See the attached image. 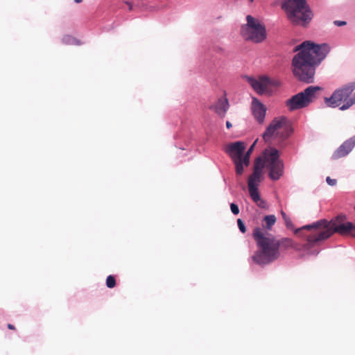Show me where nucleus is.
Returning <instances> with one entry per match:
<instances>
[{"instance_id": "nucleus-1", "label": "nucleus", "mask_w": 355, "mask_h": 355, "mask_svg": "<svg viewBox=\"0 0 355 355\" xmlns=\"http://www.w3.org/2000/svg\"><path fill=\"white\" fill-rule=\"evenodd\" d=\"M345 220V216H338L330 221L320 220L295 230L294 233L306 241L302 246L304 250H311L334 233L355 237V225Z\"/></svg>"}, {"instance_id": "nucleus-2", "label": "nucleus", "mask_w": 355, "mask_h": 355, "mask_svg": "<svg viewBox=\"0 0 355 355\" xmlns=\"http://www.w3.org/2000/svg\"><path fill=\"white\" fill-rule=\"evenodd\" d=\"M298 52L292 60V71L299 80L311 83L313 82L315 67L326 57L329 51L327 44H315L304 41L294 49Z\"/></svg>"}, {"instance_id": "nucleus-3", "label": "nucleus", "mask_w": 355, "mask_h": 355, "mask_svg": "<svg viewBox=\"0 0 355 355\" xmlns=\"http://www.w3.org/2000/svg\"><path fill=\"white\" fill-rule=\"evenodd\" d=\"M252 235L258 246V250L252 256V260L259 265H266L274 261L280 257L281 251L288 249L309 252L311 251L304 250L303 244L300 245L291 239H277L272 235L266 236L261 227H255Z\"/></svg>"}, {"instance_id": "nucleus-4", "label": "nucleus", "mask_w": 355, "mask_h": 355, "mask_svg": "<svg viewBox=\"0 0 355 355\" xmlns=\"http://www.w3.org/2000/svg\"><path fill=\"white\" fill-rule=\"evenodd\" d=\"M292 133L290 121L285 116L275 118L263 134L266 143L282 147L283 143Z\"/></svg>"}, {"instance_id": "nucleus-5", "label": "nucleus", "mask_w": 355, "mask_h": 355, "mask_svg": "<svg viewBox=\"0 0 355 355\" xmlns=\"http://www.w3.org/2000/svg\"><path fill=\"white\" fill-rule=\"evenodd\" d=\"M291 23L306 26L313 17V13L306 0H286L282 5Z\"/></svg>"}, {"instance_id": "nucleus-6", "label": "nucleus", "mask_w": 355, "mask_h": 355, "mask_svg": "<svg viewBox=\"0 0 355 355\" xmlns=\"http://www.w3.org/2000/svg\"><path fill=\"white\" fill-rule=\"evenodd\" d=\"M322 88L318 86H309L303 92H301L286 101L285 105L290 111L300 110L306 107L315 101Z\"/></svg>"}, {"instance_id": "nucleus-7", "label": "nucleus", "mask_w": 355, "mask_h": 355, "mask_svg": "<svg viewBox=\"0 0 355 355\" xmlns=\"http://www.w3.org/2000/svg\"><path fill=\"white\" fill-rule=\"evenodd\" d=\"M262 159L263 167L269 169V177L272 180H277L283 174L284 165L282 161L279 159V151L273 148H266L263 152Z\"/></svg>"}, {"instance_id": "nucleus-8", "label": "nucleus", "mask_w": 355, "mask_h": 355, "mask_svg": "<svg viewBox=\"0 0 355 355\" xmlns=\"http://www.w3.org/2000/svg\"><path fill=\"white\" fill-rule=\"evenodd\" d=\"M246 19L247 24L241 29L243 36L255 43L262 42L267 35L265 26L251 15H248Z\"/></svg>"}, {"instance_id": "nucleus-9", "label": "nucleus", "mask_w": 355, "mask_h": 355, "mask_svg": "<svg viewBox=\"0 0 355 355\" xmlns=\"http://www.w3.org/2000/svg\"><path fill=\"white\" fill-rule=\"evenodd\" d=\"M355 89V84L352 83L345 85L335 90L329 98H324V102L328 107H337L345 105L349 101H352L351 94Z\"/></svg>"}, {"instance_id": "nucleus-10", "label": "nucleus", "mask_w": 355, "mask_h": 355, "mask_svg": "<svg viewBox=\"0 0 355 355\" xmlns=\"http://www.w3.org/2000/svg\"><path fill=\"white\" fill-rule=\"evenodd\" d=\"M245 148V146L244 143L241 141L232 143L227 148V153L235 165L236 173L238 175H241L243 173L242 156Z\"/></svg>"}, {"instance_id": "nucleus-11", "label": "nucleus", "mask_w": 355, "mask_h": 355, "mask_svg": "<svg viewBox=\"0 0 355 355\" xmlns=\"http://www.w3.org/2000/svg\"><path fill=\"white\" fill-rule=\"evenodd\" d=\"M355 146V136L346 140L333 153L332 159H338L347 155Z\"/></svg>"}, {"instance_id": "nucleus-12", "label": "nucleus", "mask_w": 355, "mask_h": 355, "mask_svg": "<svg viewBox=\"0 0 355 355\" xmlns=\"http://www.w3.org/2000/svg\"><path fill=\"white\" fill-rule=\"evenodd\" d=\"M249 83L258 94H262L268 90L270 80L266 76H260L257 79L249 78Z\"/></svg>"}, {"instance_id": "nucleus-13", "label": "nucleus", "mask_w": 355, "mask_h": 355, "mask_svg": "<svg viewBox=\"0 0 355 355\" xmlns=\"http://www.w3.org/2000/svg\"><path fill=\"white\" fill-rule=\"evenodd\" d=\"M263 168L262 159L257 157L254 164L253 173L248 178V186H257L255 182H261Z\"/></svg>"}, {"instance_id": "nucleus-14", "label": "nucleus", "mask_w": 355, "mask_h": 355, "mask_svg": "<svg viewBox=\"0 0 355 355\" xmlns=\"http://www.w3.org/2000/svg\"><path fill=\"white\" fill-rule=\"evenodd\" d=\"M252 112L256 120L261 123L263 122L266 113V107L257 98H253Z\"/></svg>"}, {"instance_id": "nucleus-15", "label": "nucleus", "mask_w": 355, "mask_h": 355, "mask_svg": "<svg viewBox=\"0 0 355 355\" xmlns=\"http://www.w3.org/2000/svg\"><path fill=\"white\" fill-rule=\"evenodd\" d=\"M228 108L229 103L226 98H219L216 104L211 107V109L214 110L221 117L225 116Z\"/></svg>"}, {"instance_id": "nucleus-16", "label": "nucleus", "mask_w": 355, "mask_h": 355, "mask_svg": "<svg viewBox=\"0 0 355 355\" xmlns=\"http://www.w3.org/2000/svg\"><path fill=\"white\" fill-rule=\"evenodd\" d=\"M277 218L275 215H268L263 218L262 226L266 230H270L276 223Z\"/></svg>"}, {"instance_id": "nucleus-17", "label": "nucleus", "mask_w": 355, "mask_h": 355, "mask_svg": "<svg viewBox=\"0 0 355 355\" xmlns=\"http://www.w3.org/2000/svg\"><path fill=\"white\" fill-rule=\"evenodd\" d=\"M250 196L254 202L260 200V195L257 189V186H248Z\"/></svg>"}, {"instance_id": "nucleus-18", "label": "nucleus", "mask_w": 355, "mask_h": 355, "mask_svg": "<svg viewBox=\"0 0 355 355\" xmlns=\"http://www.w3.org/2000/svg\"><path fill=\"white\" fill-rule=\"evenodd\" d=\"M116 285V280L114 276L109 275L106 279V286L110 288H112Z\"/></svg>"}, {"instance_id": "nucleus-19", "label": "nucleus", "mask_w": 355, "mask_h": 355, "mask_svg": "<svg viewBox=\"0 0 355 355\" xmlns=\"http://www.w3.org/2000/svg\"><path fill=\"white\" fill-rule=\"evenodd\" d=\"M237 225H238V227L240 230V231L242 232V233H245L246 232V228H245V226L243 222V220L240 218H239L237 220Z\"/></svg>"}, {"instance_id": "nucleus-20", "label": "nucleus", "mask_w": 355, "mask_h": 355, "mask_svg": "<svg viewBox=\"0 0 355 355\" xmlns=\"http://www.w3.org/2000/svg\"><path fill=\"white\" fill-rule=\"evenodd\" d=\"M284 220L285 225L286 226L287 228L293 229V227H294L293 224L292 223L291 219L289 217L286 218Z\"/></svg>"}, {"instance_id": "nucleus-21", "label": "nucleus", "mask_w": 355, "mask_h": 355, "mask_svg": "<svg viewBox=\"0 0 355 355\" xmlns=\"http://www.w3.org/2000/svg\"><path fill=\"white\" fill-rule=\"evenodd\" d=\"M230 209H231V211L232 212L235 214V215H237L239 214V207L234 204V203H232L230 205Z\"/></svg>"}, {"instance_id": "nucleus-22", "label": "nucleus", "mask_w": 355, "mask_h": 355, "mask_svg": "<svg viewBox=\"0 0 355 355\" xmlns=\"http://www.w3.org/2000/svg\"><path fill=\"white\" fill-rule=\"evenodd\" d=\"M250 164V157H247V155L245 154L242 156V164L248 166Z\"/></svg>"}, {"instance_id": "nucleus-23", "label": "nucleus", "mask_w": 355, "mask_h": 355, "mask_svg": "<svg viewBox=\"0 0 355 355\" xmlns=\"http://www.w3.org/2000/svg\"><path fill=\"white\" fill-rule=\"evenodd\" d=\"M255 203L257 205V206H259L261 208L264 209V208H266V207H267V204H266V201L262 200L261 198H260V200H259L258 202H255Z\"/></svg>"}, {"instance_id": "nucleus-24", "label": "nucleus", "mask_w": 355, "mask_h": 355, "mask_svg": "<svg viewBox=\"0 0 355 355\" xmlns=\"http://www.w3.org/2000/svg\"><path fill=\"white\" fill-rule=\"evenodd\" d=\"M326 181L327 184L330 186H334L336 184V180L331 179L330 177H327Z\"/></svg>"}, {"instance_id": "nucleus-25", "label": "nucleus", "mask_w": 355, "mask_h": 355, "mask_svg": "<svg viewBox=\"0 0 355 355\" xmlns=\"http://www.w3.org/2000/svg\"><path fill=\"white\" fill-rule=\"evenodd\" d=\"M256 143H257V141H255L252 145L250 147V148L248 149V150L246 152V155H247V157H250V155L251 153H252L253 150H254V148L256 145Z\"/></svg>"}, {"instance_id": "nucleus-26", "label": "nucleus", "mask_w": 355, "mask_h": 355, "mask_svg": "<svg viewBox=\"0 0 355 355\" xmlns=\"http://www.w3.org/2000/svg\"><path fill=\"white\" fill-rule=\"evenodd\" d=\"M334 24L338 26H341L345 25L346 24V21L337 20V21H334Z\"/></svg>"}, {"instance_id": "nucleus-27", "label": "nucleus", "mask_w": 355, "mask_h": 355, "mask_svg": "<svg viewBox=\"0 0 355 355\" xmlns=\"http://www.w3.org/2000/svg\"><path fill=\"white\" fill-rule=\"evenodd\" d=\"M71 39L69 36H65L63 37L62 40L64 43H68Z\"/></svg>"}, {"instance_id": "nucleus-28", "label": "nucleus", "mask_w": 355, "mask_h": 355, "mask_svg": "<svg viewBox=\"0 0 355 355\" xmlns=\"http://www.w3.org/2000/svg\"><path fill=\"white\" fill-rule=\"evenodd\" d=\"M125 4L128 6V10H132V5L131 3H129V2H126Z\"/></svg>"}, {"instance_id": "nucleus-29", "label": "nucleus", "mask_w": 355, "mask_h": 355, "mask_svg": "<svg viewBox=\"0 0 355 355\" xmlns=\"http://www.w3.org/2000/svg\"><path fill=\"white\" fill-rule=\"evenodd\" d=\"M281 214L284 220L288 217L284 211H281Z\"/></svg>"}, {"instance_id": "nucleus-30", "label": "nucleus", "mask_w": 355, "mask_h": 355, "mask_svg": "<svg viewBox=\"0 0 355 355\" xmlns=\"http://www.w3.org/2000/svg\"><path fill=\"white\" fill-rule=\"evenodd\" d=\"M8 328L9 329H11V330H15V326H14V325H12V324H8Z\"/></svg>"}, {"instance_id": "nucleus-31", "label": "nucleus", "mask_w": 355, "mask_h": 355, "mask_svg": "<svg viewBox=\"0 0 355 355\" xmlns=\"http://www.w3.org/2000/svg\"><path fill=\"white\" fill-rule=\"evenodd\" d=\"M232 123L230 121L226 122V127L230 129L232 127Z\"/></svg>"}, {"instance_id": "nucleus-32", "label": "nucleus", "mask_w": 355, "mask_h": 355, "mask_svg": "<svg viewBox=\"0 0 355 355\" xmlns=\"http://www.w3.org/2000/svg\"><path fill=\"white\" fill-rule=\"evenodd\" d=\"M74 1L77 3H79L82 2V0H74Z\"/></svg>"}, {"instance_id": "nucleus-33", "label": "nucleus", "mask_w": 355, "mask_h": 355, "mask_svg": "<svg viewBox=\"0 0 355 355\" xmlns=\"http://www.w3.org/2000/svg\"><path fill=\"white\" fill-rule=\"evenodd\" d=\"M318 253H319V252H318V251H316V250H315V251H313V254H318Z\"/></svg>"}, {"instance_id": "nucleus-34", "label": "nucleus", "mask_w": 355, "mask_h": 355, "mask_svg": "<svg viewBox=\"0 0 355 355\" xmlns=\"http://www.w3.org/2000/svg\"><path fill=\"white\" fill-rule=\"evenodd\" d=\"M250 2H253L254 0H248Z\"/></svg>"}]
</instances>
